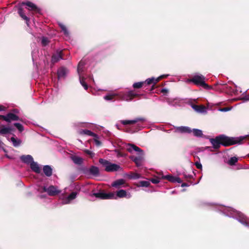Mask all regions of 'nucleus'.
<instances>
[{"label": "nucleus", "mask_w": 249, "mask_h": 249, "mask_svg": "<svg viewBox=\"0 0 249 249\" xmlns=\"http://www.w3.org/2000/svg\"><path fill=\"white\" fill-rule=\"evenodd\" d=\"M243 140L240 138L228 137L224 135H220L216 137L215 139H211L210 141L213 148L217 149L220 145L228 146L240 143Z\"/></svg>", "instance_id": "f257e3e1"}, {"label": "nucleus", "mask_w": 249, "mask_h": 249, "mask_svg": "<svg viewBox=\"0 0 249 249\" xmlns=\"http://www.w3.org/2000/svg\"><path fill=\"white\" fill-rule=\"evenodd\" d=\"M221 211L226 215L236 219L245 226L249 227V218L246 217L241 212L231 208L221 207Z\"/></svg>", "instance_id": "f03ea898"}, {"label": "nucleus", "mask_w": 249, "mask_h": 249, "mask_svg": "<svg viewBox=\"0 0 249 249\" xmlns=\"http://www.w3.org/2000/svg\"><path fill=\"white\" fill-rule=\"evenodd\" d=\"M158 91L162 93V96L160 100L166 102L168 104L171 106L177 107L181 106L182 102L181 99L177 98H172L168 97L169 93L168 89L164 88L162 89L161 90H158Z\"/></svg>", "instance_id": "7ed1b4c3"}, {"label": "nucleus", "mask_w": 249, "mask_h": 249, "mask_svg": "<svg viewBox=\"0 0 249 249\" xmlns=\"http://www.w3.org/2000/svg\"><path fill=\"white\" fill-rule=\"evenodd\" d=\"M205 78L203 75L197 73L195 74L191 79H187V82H193L195 85L201 86L207 89H211L212 87L205 83Z\"/></svg>", "instance_id": "20e7f679"}, {"label": "nucleus", "mask_w": 249, "mask_h": 249, "mask_svg": "<svg viewBox=\"0 0 249 249\" xmlns=\"http://www.w3.org/2000/svg\"><path fill=\"white\" fill-rule=\"evenodd\" d=\"M144 153H138L137 156L131 155L129 159L135 162L137 167H140L142 165L143 161Z\"/></svg>", "instance_id": "39448f33"}, {"label": "nucleus", "mask_w": 249, "mask_h": 249, "mask_svg": "<svg viewBox=\"0 0 249 249\" xmlns=\"http://www.w3.org/2000/svg\"><path fill=\"white\" fill-rule=\"evenodd\" d=\"M93 196L102 199H108L115 198V194L113 193H105L104 192H99L93 193Z\"/></svg>", "instance_id": "423d86ee"}, {"label": "nucleus", "mask_w": 249, "mask_h": 249, "mask_svg": "<svg viewBox=\"0 0 249 249\" xmlns=\"http://www.w3.org/2000/svg\"><path fill=\"white\" fill-rule=\"evenodd\" d=\"M1 117L2 118V120L7 123H10L12 121H18L20 120L19 117L18 115L12 112L8 113L6 115H3V116H1Z\"/></svg>", "instance_id": "0eeeda50"}, {"label": "nucleus", "mask_w": 249, "mask_h": 249, "mask_svg": "<svg viewBox=\"0 0 249 249\" xmlns=\"http://www.w3.org/2000/svg\"><path fill=\"white\" fill-rule=\"evenodd\" d=\"M43 190L44 192H47L48 194L50 196H55L60 193V191L57 190L56 187L53 185H51L48 188L44 187Z\"/></svg>", "instance_id": "6e6552de"}, {"label": "nucleus", "mask_w": 249, "mask_h": 249, "mask_svg": "<svg viewBox=\"0 0 249 249\" xmlns=\"http://www.w3.org/2000/svg\"><path fill=\"white\" fill-rule=\"evenodd\" d=\"M22 5H27L30 8L29 9L30 10L33 11L36 13H40V9L36 6L34 3H32L30 1L27 2H23L21 3Z\"/></svg>", "instance_id": "1a4fd4ad"}, {"label": "nucleus", "mask_w": 249, "mask_h": 249, "mask_svg": "<svg viewBox=\"0 0 249 249\" xmlns=\"http://www.w3.org/2000/svg\"><path fill=\"white\" fill-rule=\"evenodd\" d=\"M174 129L175 132L178 133H191L192 132V129L188 126H174Z\"/></svg>", "instance_id": "9d476101"}, {"label": "nucleus", "mask_w": 249, "mask_h": 249, "mask_svg": "<svg viewBox=\"0 0 249 249\" xmlns=\"http://www.w3.org/2000/svg\"><path fill=\"white\" fill-rule=\"evenodd\" d=\"M15 130V129L12 127H6L4 125L0 126V134L2 135L10 134Z\"/></svg>", "instance_id": "9b49d317"}, {"label": "nucleus", "mask_w": 249, "mask_h": 249, "mask_svg": "<svg viewBox=\"0 0 249 249\" xmlns=\"http://www.w3.org/2000/svg\"><path fill=\"white\" fill-rule=\"evenodd\" d=\"M121 169V167L116 164L109 162L108 165L105 168V171L108 172L117 171Z\"/></svg>", "instance_id": "f8f14e48"}, {"label": "nucleus", "mask_w": 249, "mask_h": 249, "mask_svg": "<svg viewBox=\"0 0 249 249\" xmlns=\"http://www.w3.org/2000/svg\"><path fill=\"white\" fill-rule=\"evenodd\" d=\"M144 119L142 118H137L133 120H122L121 123L123 125L133 124L137 123L138 122H142Z\"/></svg>", "instance_id": "ddd939ff"}, {"label": "nucleus", "mask_w": 249, "mask_h": 249, "mask_svg": "<svg viewBox=\"0 0 249 249\" xmlns=\"http://www.w3.org/2000/svg\"><path fill=\"white\" fill-rule=\"evenodd\" d=\"M63 58V51H57L53 54L52 57V61L54 63L58 62L60 59Z\"/></svg>", "instance_id": "4468645a"}, {"label": "nucleus", "mask_w": 249, "mask_h": 249, "mask_svg": "<svg viewBox=\"0 0 249 249\" xmlns=\"http://www.w3.org/2000/svg\"><path fill=\"white\" fill-rule=\"evenodd\" d=\"M126 150L130 153L132 152L133 151L137 152L138 153L143 152V150L141 149L140 148L134 144L130 143L128 144L127 147L126 148Z\"/></svg>", "instance_id": "2eb2a0df"}, {"label": "nucleus", "mask_w": 249, "mask_h": 249, "mask_svg": "<svg viewBox=\"0 0 249 249\" xmlns=\"http://www.w3.org/2000/svg\"><path fill=\"white\" fill-rule=\"evenodd\" d=\"M162 178H165L172 182H178L181 183L182 182L181 179L177 177L173 176L171 175L162 176L161 177Z\"/></svg>", "instance_id": "dca6fc26"}, {"label": "nucleus", "mask_w": 249, "mask_h": 249, "mask_svg": "<svg viewBox=\"0 0 249 249\" xmlns=\"http://www.w3.org/2000/svg\"><path fill=\"white\" fill-rule=\"evenodd\" d=\"M192 107L197 112L200 113H206L207 108L204 106H198L192 105Z\"/></svg>", "instance_id": "f3484780"}, {"label": "nucleus", "mask_w": 249, "mask_h": 249, "mask_svg": "<svg viewBox=\"0 0 249 249\" xmlns=\"http://www.w3.org/2000/svg\"><path fill=\"white\" fill-rule=\"evenodd\" d=\"M68 72V70L64 67H61L57 71V76L58 78H65L67 73Z\"/></svg>", "instance_id": "a211bd4d"}, {"label": "nucleus", "mask_w": 249, "mask_h": 249, "mask_svg": "<svg viewBox=\"0 0 249 249\" xmlns=\"http://www.w3.org/2000/svg\"><path fill=\"white\" fill-rule=\"evenodd\" d=\"M20 160L23 162L28 164H31V163L34 161L33 157L30 155L21 156Z\"/></svg>", "instance_id": "6ab92c4d"}, {"label": "nucleus", "mask_w": 249, "mask_h": 249, "mask_svg": "<svg viewBox=\"0 0 249 249\" xmlns=\"http://www.w3.org/2000/svg\"><path fill=\"white\" fill-rule=\"evenodd\" d=\"M89 172L90 174L94 176V177H98L100 175L99 168L95 166H91L89 168Z\"/></svg>", "instance_id": "aec40b11"}, {"label": "nucleus", "mask_w": 249, "mask_h": 249, "mask_svg": "<svg viewBox=\"0 0 249 249\" xmlns=\"http://www.w3.org/2000/svg\"><path fill=\"white\" fill-rule=\"evenodd\" d=\"M125 183V181L124 179H117L114 182H113L111 184V186L116 188H120L122 185L124 184Z\"/></svg>", "instance_id": "412c9836"}, {"label": "nucleus", "mask_w": 249, "mask_h": 249, "mask_svg": "<svg viewBox=\"0 0 249 249\" xmlns=\"http://www.w3.org/2000/svg\"><path fill=\"white\" fill-rule=\"evenodd\" d=\"M21 5H21V4H19L18 5V14L22 18H23L26 21H28L29 20V18L25 15L24 12V10L23 8L21 7Z\"/></svg>", "instance_id": "4be33fe9"}, {"label": "nucleus", "mask_w": 249, "mask_h": 249, "mask_svg": "<svg viewBox=\"0 0 249 249\" xmlns=\"http://www.w3.org/2000/svg\"><path fill=\"white\" fill-rule=\"evenodd\" d=\"M71 159L75 164L81 165L83 163V159L80 157L74 155L71 156Z\"/></svg>", "instance_id": "5701e85b"}, {"label": "nucleus", "mask_w": 249, "mask_h": 249, "mask_svg": "<svg viewBox=\"0 0 249 249\" xmlns=\"http://www.w3.org/2000/svg\"><path fill=\"white\" fill-rule=\"evenodd\" d=\"M30 167L35 173L38 174L40 173L41 169L36 162L35 161L32 162L30 164Z\"/></svg>", "instance_id": "b1692460"}, {"label": "nucleus", "mask_w": 249, "mask_h": 249, "mask_svg": "<svg viewBox=\"0 0 249 249\" xmlns=\"http://www.w3.org/2000/svg\"><path fill=\"white\" fill-rule=\"evenodd\" d=\"M43 171L44 174L47 177H51L52 175V169L49 165H45L43 168Z\"/></svg>", "instance_id": "393cba45"}, {"label": "nucleus", "mask_w": 249, "mask_h": 249, "mask_svg": "<svg viewBox=\"0 0 249 249\" xmlns=\"http://www.w3.org/2000/svg\"><path fill=\"white\" fill-rule=\"evenodd\" d=\"M139 95L134 92L133 91H129L125 95V99L127 101H131L134 98L138 96Z\"/></svg>", "instance_id": "a878e982"}, {"label": "nucleus", "mask_w": 249, "mask_h": 249, "mask_svg": "<svg viewBox=\"0 0 249 249\" xmlns=\"http://www.w3.org/2000/svg\"><path fill=\"white\" fill-rule=\"evenodd\" d=\"M126 192L124 190H120L116 192V196H115V198L116 199L117 197L119 198H123L126 196Z\"/></svg>", "instance_id": "bb28decb"}, {"label": "nucleus", "mask_w": 249, "mask_h": 249, "mask_svg": "<svg viewBox=\"0 0 249 249\" xmlns=\"http://www.w3.org/2000/svg\"><path fill=\"white\" fill-rule=\"evenodd\" d=\"M192 132H193V135L196 137L201 138L203 135L202 130L198 129H192Z\"/></svg>", "instance_id": "cd10ccee"}, {"label": "nucleus", "mask_w": 249, "mask_h": 249, "mask_svg": "<svg viewBox=\"0 0 249 249\" xmlns=\"http://www.w3.org/2000/svg\"><path fill=\"white\" fill-rule=\"evenodd\" d=\"M154 80H155L154 77L147 79L145 81L143 82L144 85L145 84L146 85H150L151 84L153 83V85L152 86V87L151 89V90H152L154 89V87L155 86V85L156 84V82H154Z\"/></svg>", "instance_id": "c85d7f7f"}, {"label": "nucleus", "mask_w": 249, "mask_h": 249, "mask_svg": "<svg viewBox=\"0 0 249 249\" xmlns=\"http://www.w3.org/2000/svg\"><path fill=\"white\" fill-rule=\"evenodd\" d=\"M80 134H85V135H89V136L97 137V135L94 134L93 132H91L90 130H87V129L82 130L80 132Z\"/></svg>", "instance_id": "c756f323"}, {"label": "nucleus", "mask_w": 249, "mask_h": 249, "mask_svg": "<svg viewBox=\"0 0 249 249\" xmlns=\"http://www.w3.org/2000/svg\"><path fill=\"white\" fill-rule=\"evenodd\" d=\"M128 178L130 179H138L139 178L141 177L140 175L133 172H130V175L128 176Z\"/></svg>", "instance_id": "7c9ffc66"}, {"label": "nucleus", "mask_w": 249, "mask_h": 249, "mask_svg": "<svg viewBox=\"0 0 249 249\" xmlns=\"http://www.w3.org/2000/svg\"><path fill=\"white\" fill-rule=\"evenodd\" d=\"M238 160V159L235 157H233L231 158L229 161H228V164L230 165H234Z\"/></svg>", "instance_id": "2f4dec72"}, {"label": "nucleus", "mask_w": 249, "mask_h": 249, "mask_svg": "<svg viewBox=\"0 0 249 249\" xmlns=\"http://www.w3.org/2000/svg\"><path fill=\"white\" fill-rule=\"evenodd\" d=\"M79 79H80V82L81 84L83 86V87L84 88V89L86 90H87L88 89V86L87 84L85 81V78L83 77H81V76H80Z\"/></svg>", "instance_id": "473e14b6"}, {"label": "nucleus", "mask_w": 249, "mask_h": 249, "mask_svg": "<svg viewBox=\"0 0 249 249\" xmlns=\"http://www.w3.org/2000/svg\"><path fill=\"white\" fill-rule=\"evenodd\" d=\"M115 96L116 94H109L105 96L104 99L106 100L111 101L112 100Z\"/></svg>", "instance_id": "72a5a7b5"}, {"label": "nucleus", "mask_w": 249, "mask_h": 249, "mask_svg": "<svg viewBox=\"0 0 249 249\" xmlns=\"http://www.w3.org/2000/svg\"><path fill=\"white\" fill-rule=\"evenodd\" d=\"M77 192H73L71 193L68 196L67 199L69 201L72 200L76 198V196H77Z\"/></svg>", "instance_id": "f704fd0d"}, {"label": "nucleus", "mask_w": 249, "mask_h": 249, "mask_svg": "<svg viewBox=\"0 0 249 249\" xmlns=\"http://www.w3.org/2000/svg\"><path fill=\"white\" fill-rule=\"evenodd\" d=\"M150 182L148 181L143 180L139 182V186L142 187H148L150 185Z\"/></svg>", "instance_id": "c9c22d12"}, {"label": "nucleus", "mask_w": 249, "mask_h": 249, "mask_svg": "<svg viewBox=\"0 0 249 249\" xmlns=\"http://www.w3.org/2000/svg\"><path fill=\"white\" fill-rule=\"evenodd\" d=\"M14 126H15L20 132H22L24 130V127L23 125L19 123H14Z\"/></svg>", "instance_id": "e433bc0d"}, {"label": "nucleus", "mask_w": 249, "mask_h": 249, "mask_svg": "<svg viewBox=\"0 0 249 249\" xmlns=\"http://www.w3.org/2000/svg\"><path fill=\"white\" fill-rule=\"evenodd\" d=\"M143 85H144L143 82H137L133 84V87L134 89H140Z\"/></svg>", "instance_id": "4c0bfd02"}, {"label": "nucleus", "mask_w": 249, "mask_h": 249, "mask_svg": "<svg viewBox=\"0 0 249 249\" xmlns=\"http://www.w3.org/2000/svg\"><path fill=\"white\" fill-rule=\"evenodd\" d=\"M99 162L100 164L104 166L105 168H106L107 166L110 162L108 160L103 159H100L99 160Z\"/></svg>", "instance_id": "58836bf2"}, {"label": "nucleus", "mask_w": 249, "mask_h": 249, "mask_svg": "<svg viewBox=\"0 0 249 249\" xmlns=\"http://www.w3.org/2000/svg\"><path fill=\"white\" fill-rule=\"evenodd\" d=\"M59 26L61 29L62 31L63 32L64 34L65 35H68V31L66 28V27L62 23H59Z\"/></svg>", "instance_id": "ea45409f"}, {"label": "nucleus", "mask_w": 249, "mask_h": 249, "mask_svg": "<svg viewBox=\"0 0 249 249\" xmlns=\"http://www.w3.org/2000/svg\"><path fill=\"white\" fill-rule=\"evenodd\" d=\"M49 39L46 37L43 36L41 39V44L43 46H46L49 43Z\"/></svg>", "instance_id": "a19ab883"}, {"label": "nucleus", "mask_w": 249, "mask_h": 249, "mask_svg": "<svg viewBox=\"0 0 249 249\" xmlns=\"http://www.w3.org/2000/svg\"><path fill=\"white\" fill-rule=\"evenodd\" d=\"M84 151L86 154L89 155L91 158H92L95 155V154L93 152L88 149H85Z\"/></svg>", "instance_id": "79ce46f5"}, {"label": "nucleus", "mask_w": 249, "mask_h": 249, "mask_svg": "<svg viewBox=\"0 0 249 249\" xmlns=\"http://www.w3.org/2000/svg\"><path fill=\"white\" fill-rule=\"evenodd\" d=\"M169 75L168 74H163L161 75L158 77H157V83H158L159 81H160V80H161L163 78L167 77Z\"/></svg>", "instance_id": "37998d69"}, {"label": "nucleus", "mask_w": 249, "mask_h": 249, "mask_svg": "<svg viewBox=\"0 0 249 249\" xmlns=\"http://www.w3.org/2000/svg\"><path fill=\"white\" fill-rule=\"evenodd\" d=\"M95 137L96 138L94 139L95 143L97 146H99L101 145L102 142L99 140H98L97 136Z\"/></svg>", "instance_id": "c03bdc74"}, {"label": "nucleus", "mask_w": 249, "mask_h": 249, "mask_svg": "<svg viewBox=\"0 0 249 249\" xmlns=\"http://www.w3.org/2000/svg\"><path fill=\"white\" fill-rule=\"evenodd\" d=\"M195 165L197 169H202V165L200 162H195Z\"/></svg>", "instance_id": "a18cd8bd"}, {"label": "nucleus", "mask_w": 249, "mask_h": 249, "mask_svg": "<svg viewBox=\"0 0 249 249\" xmlns=\"http://www.w3.org/2000/svg\"><path fill=\"white\" fill-rule=\"evenodd\" d=\"M242 100H243L245 101H249V94L246 95L244 96L242 98Z\"/></svg>", "instance_id": "49530a36"}, {"label": "nucleus", "mask_w": 249, "mask_h": 249, "mask_svg": "<svg viewBox=\"0 0 249 249\" xmlns=\"http://www.w3.org/2000/svg\"><path fill=\"white\" fill-rule=\"evenodd\" d=\"M183 176L186 179H191L193 177L192 175L187 174L186 173H184Z\"/></svg>", "instance_id": "de8ad7c7"}, {"label": "nucleus", "mask_w": 249, "mask_h": 249, "mask_svg": "<svg viewBox=\"0 0 249 249\" xmlns=\"http://www.w3.org/2000/svg\"><path fill=\"white\" fill-rule=\"evenodd\" d=\"M136 127H137V128H136V130H132V129L131 130V133H134V132H137L140 129L141 126H140L139 124H137L136 125Z\"/></svg>", "instance_id": "09e8293b"}, {"label": "nucleus", "mask_w": 249, "mask_h": 249, "mask_svg": "<svg viewBox=\"0 0 249 249\" xmlns=\"http://www.w3.org/2000/svg\"><path fill=\"white\" fill-rule=\"evenodd\" d=\"M230 110V109L228 107H224L219 109V110L222 112H226L229 111Z\"/></svg>", "instance_id": "8fccbe9b"}, {"label": "nucleus", "mask_w": 249, "mask_h": 249, "mask_svg": "<svg viewBox=\"0 0 249 249\" xmlns=\"http://www.w3.org/2000/svg\"><path fill=\"white\" fill-rule=\"evenodd\" d=\"M6 107L2 105H0V111H5Z\"/></svg>", "instance_id": "3c124183"}, {"label": "nucleus", "mask_w": 249, "mask_h": 249, "mask_svg": "<svg viewBox=\"0 0 249 249\" xmlns=\"http://www.w3.org/2000/svg\"><path fill=\"white\" fill-rule=\"evenodd\" d=\"M20 143V141H17L16 140V142H15L13 144L14 145V146H18V145H19Z\"/></svg>", "instance_id": "603ef678"}, {"label": "nucleus", "mask_w": 249, "mask_h": 249, "mask_svg": "<svg viewBox=\"0 0 249 249\" xmlns=\"http://www.w3.org/2000/svg\"><path fill=\"white\" fill-rule=\"evenodd\" d=\"M189 184L186 183H183L181 184V187H186V186H189Z\"/></svg>", "instance_id": "864d4df0"}, {"label": "nucleus", "mask_w": 249, "mask_h": 249, "mask_svg": "<svg viewBox=\"0 0 249 249\" xmlns=\"http://www.w3.org/2000/svg\"><path fill=\"white\" fill-rule=\"evenodd\" d=\"M11 142H12L13 143L15 142H16V139L14 137H11Z\"/></svg>", "instance_id": "5fc2aeb1"}, {"label": "nucleus", "mask_w": 249, "mask_h": 249, "mask_svg": "<svg viewBox=\"0 0 249 249\" xmlns=\"http://www.w3.org/2000/svg\"><path fill=\"white\" fill-rule=\"evenodd\" d=\"M11 142H12L13 143L15 142H16V139L14 137H11Z\"/></svg>", "instance_id": "6e6d98bb"}, {"label": "nucleus", "mask_w": 249, "mask_h": 249, "mask_svg": "<svg viewBox=\"0 0 249 249\" xmlns=\"http://www.w3.org/2000/svg\"><path fill=\"white\" fill-rule=\"evenodd\" d=\"M151 181L152 183L156 184V178H153L151 179Z\"/></svg>", "instance_id": "4d7b16f0"}, {"label": "nucleus", "mask_w": 249, "mask_h": 249, "mask_svg": "<svg viewBox=\"0 0 249 249\" xmlns=\"http://www.w3.org/2000/svg\"><path fill=\"white\" fill-rule=\"evenodd\" d=\"M13 111L15 113H17L18 111V110L17 109H14L13 110Z\"/></svg>", "instance_id": "13d9d810"}, {"label": "nucleus", "mask_w": 249, "mask_h": 249, "mask_svg": "<svg viewBox=\"0 0 249 249\" xmlns=\"http://www.w3.org/2000/svg\"><path fill=\"white\" fill-rule=\"evenodd\" d=\"M3 144V143L1 142V141L0 140V147L1 146V145Z\"/></svg>", "instance_id": "bf43d9fd"}, {"label": "nucleus", "mask_w": 249, "mask_h": 249, "mask_svg": "<svg viewBox=\"0 0 249 249\" xmlns=\"http://www.w3.org/2000/svg\"><path fill=\"white\" fill-rule=\"evenodd\" d=\"M159 182V181L158 180V176H157V181H156L157 184H158Z\"/></svg>", "instance_id": "052dcab7"}, {"label": "nucleus", "mask_w": 249, "mask_h": 249, "mask_svg": "<svg viewBox=\"0 0 249 249\" xmlns=\"http://www.w3.org/2000/svg\"><path fill=\"white\" fill-rule=\"evenodd\" d=\"M198 183V181H197V182L195 183H193L192 182H191V183H190V184H193V185H194V184H197Z\"/></svg>", "instance_id": "680f3d73"}, {"label": "nucleus", "mask_w": 249, "mask_h": 249, "mask_svg": "<svg viewBox=\"0 0 249 249\" xmlns=\"http://www.w3.org/2000/svg\"><path fill=\"white\" fill-rule=\"evenodd\" d=\"M1 116H3L2 115H0V119H2V118L1 117Z\"/></svg>", "instance_id": "e2e57ef3"}, {"label": "nucleus", "mask_w": 249, "mask_h": 249, "mask_svg": "<svg viewBox=\"0 0 249 249\" xmlns=\"http://www.w3.org/2000/svg\"><path fill=\"white\" fill-rule=\"evenodd\" d=\"M77 71H78V72L79 73V68H78Z\"/></svg>", "instance_id": "0e129e2a"}, {"label": "nucleus", "mask_w": 249, "mask_h": 249, "mask_svg": "<svg viewBox=\"0 0 249 249\" xmlns=\"http://www.w3.org/2000/svg\"><path fill=\"white\" fill-rule=\"evenodd\" d=\"M207 148H208V149H209V148H210V149H211V147H207Z\"/></svg>", "instance_id": "69168bd1"}, {"label": "nucleus", "mask_w": 249, "mask_h": 249, "mask_svg": "<svg viewBox=\"0 0 249 249\" xmlns=\"http://www.w3.org/2000/svg\"><path fill=\"white\" fill-rule=\"evenodd\" d=\"M248 156L249 157V154H248Z\"/></svg>", "instance_id": "338daca9"}]
</instances>
